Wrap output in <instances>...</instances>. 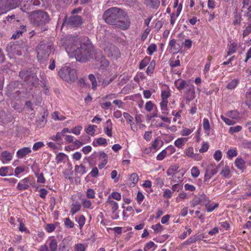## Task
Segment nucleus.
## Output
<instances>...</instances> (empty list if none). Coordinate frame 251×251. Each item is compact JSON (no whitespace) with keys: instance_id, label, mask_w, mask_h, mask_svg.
I'll return each mask as SVG.
<instances>
[{"instance_id":"f257e3e1","label":"nucleus","mask_w":251,"mask_h":251,"mask_svg":"<svg viewBox=\"0 0 251 251\" xmlns=\"http://www.w3.org/2000/svg\"><path fill=\"white\" fill-rule=\"evenodd\" d=\"M87 38L71 37L66 47L68 53L73 54L76 60L81 62L87 61L94 53V49Z\"/></svg>"},{"instance_id":"f03ea898","label":"nucleus","mask_w":251,"mask_h":251,"mask_svg":"<svg viewBox=\"0 0 251 251\" xmlns=\"http://www.w3.org/2000/svg\"><path fill=\"white\" fill-rule=\"evenodd\" d=\"M126 16V12L117 7H112L106 10L103 18L105 22L110 25H117L123 29L126 30L129 28L130 22L129 20L122 22L121 19Z\"/></svg>"},{"instance_id":"7ed1b4c3","label":"nucleus","mask_w":251,"mask_h":251,"mask_svg":"<svg viewBox=\"0 0 251 251\" xmlns=\"http://www.w3.org/2000/svg\"><path fill=\"white\" fill-rule=\"evenodd\" d=\"M53 49L50 44L40 42L37 47V58L41 63L46 61Z\"/></svg>"},{"instance_id":"20e7f679","label":"nucleus","mask_w":251,"mask_h":251,"mask_svg":"<svg viewBox=\"0 0 251 251\" xmlns=\"http://www.w3.org/2000/svg\"><path fill=\"white\" fill-rule=\"evenodd\" d=\"M33 22L38 25H43L49 22V15L46 12L38 11L31 15Z\"/></svg>"},{"instance_id":"39448f33","label":"nucleus","mask_w":251,"mask_h":251,"mask_svg":"<svg viewBox=\"0 0 251 251\" xmlns=\"http://www.w3.org/2000/svg\"><path fill=\"white\" fill-rule=\"evenodd\" d=\"M107 56L111 59L117 60L121 56L119 49L114 45H110L104 49Z\"/></svg>"},{"instance_id":"423d86ee","label":"nucleus","mask_w":251,"mask_h":251,"mask_svg":"<svg viewBox=\"0 0 251 251\" xmlns=\"http://www.w3.org/2000/svg\"><path fill=\"white\" fill-rule=\"evenodd\" d=\"M222 163L216 166L213 164L209 165L205 169L204 175V182L209 180L213 176L215 175L218 171L219 168L221 165Z\"/></svg>"},{"instance_id":"0eeeda50","label":"nucleus","mask_w":251,"mask_h":251,"mask_svg":"<svg viewBox=\"0 0 251 251\" xmlns=\"http://www.w3.org/2000/svg\"><path fill=\"white\" fill-rule=\"evenodd\" d=\"M8 54L10 58H12L15 55H21L22 48L18 44H12L8 45L7 47Z\"/></svg>"},{"instance_id":"6e6552de","label":"nucleus","mask_w":251,"mask_h":251,"mask_svg":"<svg viewBox=\"0 0 251 251\" xmlns=\"http://www.w3.org/2000/svg\"><path fill=\"white\" fill-rule=\"evenodd\" d=\"M32 177L31 176H28L21 181L18 184L17 189L19 191L25 190L28 189L30 185H31V182L32 181Z\"/></svg>"},{"instance_id":"1a4fd4ad","label":"nucleus","mask_w":251,"mask_h":251,"mask_svg":"<svg viewBox=\"0 0 251 251\" xmlns=\"http://www.w3.org/2000/svg\"><path fill=\"white\" fill-rule=\"evenodd\" d=\"M13 118L10 111H0V122L5 124L11 122Z\"/></svg>"},{"instance_id":"9d476101","label":"nucleus","mask_w":251,"mask_h":251,"mask_svg":"<svg viewBox=\"0 0 251 251\" xmlns=\"http://www.w3.org/2000/svg\"><path fill=\"white\" fill-rule=\"evenodd\" d=\"M185 96L187 99L191 100L195 97V87L192 84H187L185 88Z\"/></svg>"},{"instance_id":"9b49d317","label":"nucleus","mask_w":251,"mask_h":251,"mask_svg":"<svg viewBox=\"0 0 251 251\" xmlns=\"http://www.w3.org/2000/svg\"><path fill=\"white\" fill-rule=\"evenodd\" d=\"M69 24L72 26L77 27L80 25L82 23V18L80 16H73L70 17L68 21Z\"/></svg>"},{"instance_id":"f8f14e48","label":"nucleus","mask_w":251,"mask_h":251,"mask_svg":"<svg viewBox=\"0 0 251 251\" xmlns=\"http://www.w3.org/2000/svg\"><path fill=\"white\" fill-rule=\"evenodd\" d=\"M8 11L18 6L20 0H2Z\"/></svg>"},{"instance_id":"ddd939ff","label":"nucleus","mask_w":251,"mask_h":251,"mask_svg":"<svg viewBox=\"0 0 251 251\" xmlns=\"http://www.w3.org/2000/svg\"><path fill=\"white\" fill-rule=\"evenodd\" d=\"M12 159V154L11 153L4 151L0 153V160L3 163L9 162Z\"/></svg>"},{"instance_id":"4468645a","label":"nucleus","mask_w":251,"mask_h":251,"mask_svg":"<svg viewBox=\"0 0 251 251\" xmlns=\"http://www.w3.org/2000/svg\"><path fill=\"white\" fill-rule=\"evenodd\" d=\"M247 16L248 17L247 25L243 31L242 35L243 38L251 33V13L248 12Z\"/></svg>"},{"instance_id":"2eb2a0df","label":"nucleus","mask_w":251,"mask_h":251,"mask_svg":"<svg viewBox=\"0 0 251 251\" xmlns=\"http://www.w3.org/2000/svg\"><path fill=\"white\" fill-rule=\"evenodd\" d=\"M169 47L174 53L178 52L180 50L179 45L176 43L175 39H172L170 40Z\"/></svg>"},{"instance_id":"dca6fc26","label":"nucleus","mask_w":251,"mask_h":251,"mask_svg":"<svg viewBox=\"0 0 251 251\" xmlns=\"http://www.w3.org/2000/svg\"><path fill=\"white\" fill-rule=\"evenodd\" d=\"M70 68V67L68 66H64L59 71L58 75L62 79L67 80L68 79L69 77L67 75H68L69 73Z\"/></svg>"},{"instance_id":"f3484780","label":"nucleus","mask_w":251,"mask_h":251,"mask_svg":"<svg viewBox=\"0 0 251 251\" xmlns=\"http://www.w3.org/2000/svg\"><path fill=\"white\" fill-rule=\"evenodd\" d=\"M179 167L177 164L171 166L167 171V174L168 176H172L173 177L172 180L176 181V180L175 178H176V172L178 169Z\"/></svg>"},{"instance_id":"a211bd4d","label":"nucleus","mask_w":251,"mask_h":251,"mask_svg":"<svg viewBox=\"0 0 251 251\" xmlns=\"http://www.w3.org/2000/svg\"><path fill=\"white\" fill-rule=\"evenodd\" d=\"M31 150L29 147H25L17 151V156L18 158H23L27 154L30 153Z\"/></svg>"},{"instance_id":"6ab92c4d","label":"nucleus","mask_w":251,"mask_h":251,"mask_svg":"<svg viewBox=\"0 0 251 251\" xmlns=\"http://www.w3.org/2000/svg\"><path fill=\"white\" fill-rule=\"evenodd\" d=\"M13 169L10 166L2 167L0 168V176H2L13 175Z\"/></svg>"},{"instance_id":"aec40b11","label":"nucleus","mask_w":251,"mask_h":251,"mask_svg":"<svg viewBox=\"0 0 251 251\" xmlns=\"http://www.w3.org/2000/svg\"><path fill=\"white\" fill-rule=\"evenodd\" d=\"M189 84L185 80L182 79H178L175 81V85L179 91L185 89L187 84Z\"/></svg>"},{"instance_id":"412c9836","label":"nucleus","mask_w":251,"mask_h":251,"mask_svg":"<svg viewBox=\"0 0 251 251\" xmlns=\"http://www.w3.org/2000/svg\"><path fill=\"white\" fill-rule=\"evenodd\" d=\"M67 76L69 78L67 80H65L66 81L70 82H74L77 78V75L76 70L70 68L69 73Z\"/></svg>"},{"instance_id":"4be33fe9","label":"nucleus","mask_w":251,"mask_h":251,"mask_svg":"<svg viewBox=\"0 0 251 251\" xmlns=\"http://www.w3.org/2000/svg\"><path fill=\"white\" fill-rule=\"evenodd\" d=\"M145 4L153 9H157L160 5L159 0H145Z\"/></svg>"},{"instance_id":"5701e85b","label":"nucleus","mask_w":251,"mask_h":251,"mask_svg":"<svg viewBox=\"0 0 251 251\" xmlns=\"http://www.w3.org/2000/svg\"><path fill=\"white\" fill-rule=\"evenodd\" d=\"M28 79L26 82L29 85L36 86L38 84L39 79L34 74H31L29 77H28Z\"/></svg>"},{"instance_id":"b1692460","label":"nucleus","mask_w":251,"mask_h":251,"mask_svg":"<svg viewBox=\"0 0 251 251\" xmlns=\"http://www.w3.org/2000/svg\"><path fill=\"white\" fill-rule=\"evenodd\" d=\"M81 207V205L77 201L73 202L71 206L70 213L74 215L80 210Z\"/></svg>"},{"instance_id":"393cba45","label":"nucleus","mask_w":251,"mask_h":251,"mask_svg":"<svg viewBox=\"0 0 251 251\" xmlns=\"http://www.w3.org/2000/svg\"><path fill=\"white\" fill-rule=\"evenodd\" d=\"M26 26L22 25L20 27V29L18 30H17L16 32L14 33L12 36V38L14 39H18L20 37V36L24 33L26 31Z\"/></svg>"},{"instance_id":"a878e982","label":"nucleus","mask_w":251,"mask_h":251,"mask_svg":"<svg viewBox=\"0 0 251 251\" xmlns=\"http://www.w3.org/2000/svg\"><path fill=\"white\" fill-rule=\"evenodd\" d=\"M204 238H205V236L203 233H201L199 235H195L189 238L187 240V242L188 243H195L197 241L203 239Z\"/></svg>"},{"instance_id":"bb28decb","label":"nucleus","mask_w":251,"mask_h":251,"mask_svg":"<svg viewBox=\"0 0 251 251\" xmlns=\"http://www.w3.org/2000/svg\"><path fill=\"white\" fill-rule=\"evenodd\" d=\"M151 58L149 56H146L139 63V68L142 70L145 68L147 65L151 62Z\"/></svg>"},{"instance_id":"cd10ccee","label":"nucleus","mask_w":251,"mask_h":251,"mask_svg":"<svg viewBox=\"0 0 251 251\" xmlns=\"http://www.w3.org/2000/svg\"><path fill=\"white\" fill-rule=\"evenodd\" d=\"M107 203L110 205L112 213H114L118 209V204L117 202L110 199L109 197L107 201Z\"/></svg>"},{"instance_id":"c85d7f7f","label":"nucleus","mask_w":251,"mask_h":251,"mask_svg":"<svg viewBox=\"0 0 251 251\" xmlns=\"http://www.w3.org/2000/svg\"><path fill=\"white\" fill-rule=\"evenodd\" d=\"M155 61L154 60H152L150 62V64L146 71V73L148 75H151V74H153L155 66Z\"/></svg>"},{"instance_id":"c756f323","label":"nucleus","mask_w":251,"mask_h":251,"mask_svg":"<svg viewBox=\"0 0 251 251\" xmlns=\"http://www.w3.org/2000/svg\"><path fill=\"white\" fill-rule=\"evenodd\" d=\"M226 117L232 118V119H237L239 118V113L238 111H228L226 114Z\"/></svg>"},{"instance_id":"7c9ffc66","label":"nucleus","mask_w":251,"mask_h":251,"mask_svg":"<svg viewBox=\"0 0 251 251\" xmlns=\"http://www.w3.org/2000/svg\"><path fill=\"white\" fill-rule=\"evenodd\" d=\"M235 166L239 169H242L245 165V162L242 158H237L235 161Z\"/></svg>"},{"instance_id":"2f4dec72","label":"nucleus","mask_w":251,"mask_h":251,"mask_svg":"<svg viewBox=\"0 0 251 251\" xmlns=\"http://www.w3.org/2000/svg\"><path fill=\"white\" fill-rule=\"evenodd\" d=\"M239 82V81L238 79H233V80H232L231 81L228 83V84L226 85V88L229 90L233 89L237 86Z\"/></svg>"},{"instance_id":"473e14b6","label":"nucleus","mask_w":251,"mask_h":251,"mask_svg":"<svg viewBox=\"0 0 251 251\" xmlns=\"http://www.w3.org/2000/svg\"><path fill=\"white\" fill-rule=\"evenodd\" d=\"M75 172L81 175H83L86 172V168L82 164L80 165H75Z\"/></svg>"},{"instance_id":"72a5a7b5","label":"nucleus","mask_w":251,"mask_h":251,"mask_svg":"<svg viewBox=\"0 0 251 251\" xmlns=\"http://www.w3.org/2000/svg\"><path fill=\"white\" fill-rule=\"evenodd\" d=\"M246 104L251 110V88L249 89L246 94Z\"/></svg>"},{"instance_id":"f704fd0d","label":"nucleus","mask_w":251,"mask_h":251,"mask_svg":"<svg viewBox=\"0 0 251 251\" xmlns=\"http://www.w3.org/2000/svg\"><path fill=\"white\" fill-rule=\"evenodd\" d=\"M30 75L29 72L25 70H22L19 73V76L25 82L28 80V77H29Z\"/></svg>"},{"instance_id":"c9c22d12","label":"nucleus","mask_w":251,"mask_h":251,"mask_svg":"<svg viewBox=\"0 0 251 251\" xmlns=\"http://www.w3.org/2000/svg\"><path fill=\"white\" fill-rule=\"evenodd\" d=\"M109 124L106 127L104 128V133L109 137L112 136V123L110 120H108L107 121V124Z\"/></svg>"},{"instance_id":"e433bc0d","label":"nucleus","mask_w":251,"mask_h":251,"mask_svg":"<svg viewBox=\"0 0 251 251\" xmlns=\"http://www.w3.org/2000/svg\"><path fill=\"white\" fill-rule=\"evenodd\" d=\"M187 140L186 138H178L175 142V145L178 148H181Z\"/></svg>"},{"instance_id":"4c0bfd02","label":"nucleus","mask_w":251,"mask_h":251,"mask_svg":"<svg viewBox=\"0 0 251 251\" xmlns=\"http://www.w3.org/2000/svg\"><path fill=\"white\" fill-rule=\"evenodd\" d=\"M88 78L91 82L92 88L93 90H96L97 87V82L95 75L93 74H90L88 76Z\"/></svg>"},{"instance_id":"58836bf2","label":"nucleus","mask_w":251,"mask_h":251,"mask_svg":"<svg viewBox=\"0 0 251 251\" xmlns=\"http://www.w3.org/2000/svg\"><path fill=\"white\" fill-rule=\"evenodd\" d=\"M157 46L155 44H151L150 45L147 50V53L149 55H151L153 53L157 50Z\"/></svg>"},{"instance_id":"ea45409f","label":"nucleus","mask_w":251,"mask_h":251,"mask_svg":"<svg viewBox=\"0 0 251 251\" xmlns=\"http://www.w3.org/2000/svg\"><path fill=\"white\" fill-rule=\"evenodd\" d=\"M230 173L229 167L226 165L220 173V174L225 177H229Z\"/></svg>"},{"instance_id":"a19ab883","label":"nucleus","mask_w":251,"mask_h":251,"mask_svg":"<svg viewBox=\"0 0 251 251\" xmlns=\"http://www.w3.org/2000/svg\"><path fill=\"white\" fill-rule=\"evenodd\" d=\"M237 44L235 42L232 43L228 48V50L227 51V55H229L232 53H234L236 50Z\"/></svg>"},{"instance_id":"79ce46f5","label":"nucleus","mask_w":251,"mask_h":251,"mask_svg":"<svg viewBox=\"0 0 251 251\" xmlns=\"http://www.w3.org/2000/svg\"><path fill=\"white\" fill-rule=\"evenodd\" d=\"M96 128H97V126L90 125L86 129L85 131L88 134L93 135L95 133Z\"/></svg>"},{"instance_id":"37998d69","label":"nucleus","mask_w":251,"mask_h":251,"mask_svg":"<svg viewBox=\"0 0 251 251\" xmlns=\"http://www.w3.org/2000/svg\"><path fill=\"white\" fill-rule=\"evenodd\" d=\"M241 22V16L240 14L236 13L234 16L233 25H240Z\"/></svg>"},{"instance_id":"c03bdc74","label":"nucleus","mask_w":251,"mask_h":251,"mask_svg":"<svg viewBox=\"0 0 251 251\" xmlns=\"http://www.w3.org/2000/svg\"><path fill=\"white\" fill-rule=\"evenodd\" d=\"M49 246L51 251H56V249L57 247V243L55 239L50 240Z\"/></svg>"},{"instance_id":"a18cd8bd","label":"nucleus","mask_w":251,"mask_h":251,"mask_svg":"<svg viewBox=\"0 0 251 251\" xmlns=\"http://www.w3.org/2000/svg\"><path fill=\"white\" fill-rule=\"evenodd\" d=\"M191 175L193 177H197L200 175V171L198 168L196 166L192 167L191 170Z\"/></svg>"},{"instance_id":"49530a36","label":"nucleus","mask_w":251,"mask_h":251,"mask_svg":"<svg viewBox=\"0 0 251 251\" xmlns=\"http://www.w3.org/2000/svg\"><path fill=\"white\" fill-rule=\"evenodd\" d=\"M65 136L62 132H58L56 133V135L52 136L51 139L54 141H58L60 140L63 137Z\"/></svg>"},{"instance_id":"de8ad7c7","label":"nucleus","mask_w":251,"mask_h":251,"mask_svg":"<svg viewBox=\"0 0 251 251\" xmlns=\"http://www.w3.org/2000/svg\"><path fill=\"white\" fill-rule=\"evenodd\" d=\"M86 219L84 215H80L78 219L77 223L80 229H81L85 223Z\"/></svg>"},{"instance_id":"09e8293b","label":"nucleus","mask_w":251,"mask_h":251,"mask_svg":"<svg viewBox=\"0 0 251 251\" xmlns=\"http://www.w3.org/2000/svg\"><path fill=\"white\" fill-rule=\"evenodd\" d=\"M82 204L84 208L92 209V203L90 201L86 199H83L82 201Z\"/></svg>"},{"instance_id":"8fccbe9b","label":"nucleus","mask_w":251,"mask_h":251,"mask_svg":"<svg viewBox=\"0 0 251 251\" xmlns=\"http://www.w3.org/2000/svg\"><path fill=\"white\" fill-rule=\"evenodd\" d=\"M8 12L2 0H0V16Z\"/></svg>"},{"instance_id":"3c124183","label":"nucleus","mask_w":251,"mask_h":251,"mask_svg":"<svg viewBox=\"0 0 251 251\" xmlns=\"http://www.w3.org/2000/svg\"><path fill=\"white\" fill-rule=\"evenodd\" d=\"M151 228L156 233L160 232L163 229V226L160 223L152 225Z\"/></svg>"},{"instance_id":"603ef678","label":"nucleus","mask_w":251,"mask_h":251,"mask_svg":"<svg viewBox=\"0 0 251 251\" xmlns=\"http://www.w3.org/2000/svg\"><path fill=\"white\" fill-rule=\"evenodd\" d=\"M138 176L136 173H133L130 175L129 180L133 184H136L138 181Z\"/></svg>"},{"instance_id":"864d4df0","label":"nucleus","mask_w":251,"mask_h":251,"mask_svg":"<svg viewBox=\"0 0 251 251\" xmlns=\"http://www.w3.org/2000/svg\"><path fill=\"white\" fill-rule=\"evenodd\" d=\"M36 176L37 177V182L38 183H44L45 182V178L42 173L40 174H35Z\"/></svg>"},{"instance_id":"5fc2aeb1","label":"nucleus","mask_w":251,"mask_h":251,"mask_svg":"<svg viewBox=\"0 0 251 251\" xmlns=\"http://www.w3.org/2000/svg\"><path fill=\"white\" fill-rule=\"evenodd\" d=\"M64 224L65 226L68 228H73L74 226V223L69 218L65 219Z\"/></svg>"},{"instance_id":"6e6d98bb","label":"nucleus","mask_w":251,"mask_h":251,"mask_svg":"<svg viewBox=\"0 0 251 251\" xmlns=\"http://www.w3.org/2000/svg\"><path fill=\"white\" fill-rule=\"evenodd\" d=\"M221 118L227 125H232L235 123L233 120H230L228 117H226L223 115L221 116Z\"/></svg>"},{"instance_id":"4d7b16f0","label":"nucleus","mask_w":251,"mask_h":251,"mask_svg":"<svg viewBox=\"0 0 251 251\" xmlns=\"http://www.w3.org/2000/svg\"><path fill=\"white\" fill-rule=\"evenodd\" d=\"M23 2H29V5L32 4L33 5L38 6L41 4V1L43 0H23Z\"/></svg>"},{"instance_id":"13d9d810","label":"nucleus","mask_w":251,"mask_h":251,"mask_svg":"<svg viewBox=\"0 0 251 251\" xmlns=\"http://www.w3.org/2000/svg\"><path fill=\"white\" fill-rule=\"evenodd\" d=\"M203 127L205 132L209 131L210 130V125L207 119L204 118L203 122Z\"/></svg>"},{"instance_id":"bf43d9fd","label":"nucleus","mask_w":251,"mask_h":251,"mask_svg":"<svg viewBox=\"0 0 251 251\" xmlns=\"http://www.w3.org/2000/svg\"><path fill=\"white\" fill-rule=\"evenodd\" d=\"M66 155L63 153H59L57 155L56 157V160L57 163H59L63 161V160L66 158Z\"/></svg>"},{"instance_id":"052dcab7","label":"nucleus","mask_w":251,"mask_h":251,"mask_svg":"<svg viewBox=\"0 0 251 251\" xmlns=\"http://www.w3.org/2000/svg\"><path fill=\"white\" fill-rule=\"evenodd\" d=\"M151 30V29L150 27H148L144 31L143 33L142 36H141V40L143 41H144L147 38L148 34L150 33V31Z\"/></svg>"},{"instance_id":"680f3d73","label":"nucleus","mask_w":251,"mask_h":251,"mask_svg":"<svg viewBox=\"0 0 251 251\" xmlns=\"http://www.w3.org/2000/svg\"><path fill=\"white\" fill-rule=\"evenodd\" d=\"M171 96V93L169 90H164L161 92V99L168 100V98Z\"/></svg>"},{"instance_id":"e2e57ef3","label":"nucleus","mask_w":251,"mask_h":251,"mask_svg":"<svg viewBox=\"0 0 251 251\" xmlns=\"http://www.w3.org/2000/svg\"><path fill=\"white\" fill-rule=\"evenodd\" d=\"M52 118L55 120H64L65 117L63 115L59 116V113L57 111H55L52 115Z\"/></svg>"},{"instance_id":"0e129e2a","label":"nucleus","mask_w":251,"mask_h":251,"mask_svg":"<svg viewBox=\"0 0 251 251\" xmlns=\"http://www.w3.org/2000/svg\"><path fill=\"white\" fill-rule=\"evenodd\" d=\"M86 196L89 199H94L95 197V192L92 189H88L86 192Z\"/></svg>"},{"instance_id":"69168bd1","label":"nucleus","mask_w":251,"mask_h":251,"mask_svg":"<svg viewBox=\"0 0 251 251\" xmlns=\"http://www.w3.org/2000/svg\"><path fill=\"white\" fill-rule=\"evenodd\" d=\"M242 129V127L240 126H232L229 128V131L231 133L238 132Z\"/></svg>"},{"instance_id":"338daca9","label":"nucleus","mask_w":251,"mask_h":251,"mask_svg":"<svg viewBox=\"0 0 251 251\" xmlns=\"http://www.w3.org/2000/svg\"><path fill=\"white\" fill-rule=\"evenodd\" d=\"M44 146L43 142H38L34 143L33 145L32 149L33 151H37L40 148L43 147Z\"/></svg>"},{"instance_id":"774afa93","label":"nucleus","mask_w":251,"mask_h":251,"mask_svg":"<svg viewBox=\"0 0 251 251\" xmlns=\"http://www.w3.org/2000/svg\"><path fill=\"white\" fill-rule=\"evenodd\" d=\"M167 154V151L165 150H163L157 156L156 159L158 160H162Z\"/></svg>"}]
</instances>
